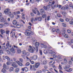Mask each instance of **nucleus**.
Returning a JSON list of instances; mask_svg holds the SVG:
<instances>
[{
    "instance_id": "31",
    "label": "nucleus",
    "mask_w": 73,
    "mask_h": 73,
    "mask_svg": "<svg viewBox=\"0 0 73 73\" xmlns=\"http://www.w3.org/2000/svg\"><path fill=\"white\" fill-rule=\"evenodd\" d=\"M29 65H30V63H29V62H27L25 64V66H29Z\"/></svg>"
},
{
    "instance_id": "48",
    "label": "nucleus",
    "mask_w": 73,
    "mask_h": 73,
    "mask_svg": "<svg viewBox=\"0 0 73 73\" xmlns=\"http://www.w3.org/2000/svg\"><path fill=\"white\" fill-rule=\"evenodd\" d=\"M50 16H48L47 17V20L48 21V20H50Z\"/></svg>"
},
{
    "instance_id": "49",
    "label": "nucleus",
    "mask_w": 73,
    "mask_h": 73,
    "mask_svg": "<svg viewBox=\"0 0 73 73\" xmlns=\"http://www.w3.org/2000/svg\"><path fill=\"white\" fill-rule=\"evenodd\" d=\"M7 66H6V64H5L4 63L3 64V68H6V67Z\"/></svg>"
},
{
    "instance_id": "36",
    "label": "nucleus",
    "mask_w": 73,
    "mask_h": 73,
    "mask_svg": "<svg viewBox=\"0 0 73 73\" xmlns=\"http://www.w3.org/2000/svg\"><path fill=\"white\" fill-rule=\"evenodd\" d=\"M55 31L56 33H58L59 32H60V30L58 29H57L55 30Z\"/></svg>"
},
{
    "instance_id": "4",
    "label": "nucleus",
    "mask_w": 73,
    "mask_h": 73,
    "mask_svg": "<svg viewBox=\"0 0 73 73\" xmlns=\"http://www.w3.org/2000/svg\"><path fill=\"white\" fill-rule=\"evenodd\" d=\"M29 48L31 49H29L28 50L31 53H33L34 51L35 50V48L33 47H32L31 46H29Z\"/></svg>"
},
{
    "instance_id": "50",
    "label": "nucleus",
    "mask_w": 73,
    "mask_h": 73,
    "mask_svg": "<svg viewBox=\"0 0 73 73\" xmlns=\"http://www.w3.org/2000/svg\"><path fill=\"white\" fill-rule=\"evenodd\" d=\"M65 20L66 21L68 22V21H69V19L68 18H66V19H65Z\"/></svg>"
},
{
    "instance_id": "41",
    "label": "nucleus",
    "mask_w": 73,
    "mask_h": 73,
    "mask_svg": "<svg viewBox=\"0 0 73 73\" xmlns=\"http://www.w3.org/2000/svg\"><path fill=\"white\" fill-rule=\"evenodd\" d=\"M65 37V38H68L69 37V36L68 35V34H66L64 36Z\"/></svg>"
},
{
    "instance_id": "40",
    "label": "nucleus",
    "mask_w": 73,
    "mask_h": 73,
    "mask_svg": "<svg viewBox=\"0 0 73 73\" xmlns=\"http://www.w3.org/2000/svg\"><path fill=\"white\" fill-rule=\"evenodd\" d=\"M57 16L58 17H61V15H60V14H57Z\"/></svg>"
},
{
    "instance_id": "23",
    "label": "nucleus",
    "mask_w": 73,
    "mask_h": 73,
    "mask_svg": "<svg viewBox=\"0 0 73 73\" xmlns=\"http://www.w3.org/2000/svg\"><path fill=\"white\" fill-rule=\"evenodd\" d=\"M1 71L3 73H6L7 72V70H5L4 68H3L2 69Z\"/></svg>"
},
{
    "instance_id": "26",
    "label": "nucleus",
    "mask_w": 73,
    "mask_h": 73,
    "mask_svg": "<svg viewBox=\"0 0 73 73\" xmlns=\"http://www.w3.org/2000/svg\"><path fill=\"white\" fill-rule=\"evenodd\" d=\"M13 68L11 67L9 69V72H12V71H13Z\"/></svg>"
},
{
    "instance_id": "62",
    "label": "nucleus",
    "mask_w": 73,
    "mask_h": 73,
    "mask_svg": "<svg viewBox=\"0 0 73 73\" xmlns=\"http://www.w3.org/2000/svg\"><path fill=\"white\" fill-rule=\"evenodd\" d=\"M6 34H8L9 33V30L7 31H6Z\"/></svg>"
},
{
    "instance_id": "47",
    "label": "nucleus",
    "mask_w": 73,
    "mask_h": 73,
    "mask_svg": "<svg viewBox=\"0 0 73 73\" xmlns=\"http://www.w3.org/2000/svg\"><path fill=\"white\" fill-rule=\"evenodd\" d=\"M52 32H55V31H56V29H55L54 28H53L52 29Z\"/></svg>"
},
{
    "instance_id": "34",
    "label": "nucleus",
    "mask_w": 73,
    "mask_h": 73,
    "mask_svg": "<svg viewBox=\"0 0 73 73\" xmlns=\"http://www.w3.org/2000/svg\"><path fill=\"white\" fill-rule=\"evenodd\" d=\"M42 17L43 18H46V14H44L42 16Z\"/></svg>"
},
{
    "instance_id": "58",
    "label": "nucleus",
    "mask_w": 73,
    "mask_h": 73,
    "mask_svg": "<svg viewBox=\"0 0 73 73\" xmlns=\"http://www.w3.org/2000/svg\"><path fill=\"white\" fill-rule=\"evenodd\" d=\"M60 21L61 22H64V19H60Z\"/></svg>"
},
{
    "instance_id": "53",
    "label": "nucleus",
    "mask_w": 73,
    "mask_h": 73,
    "mask_svg": "<svg viewBox=\"0 0 73 73\" xmlns=\"http://www.w3.org/2000/svg\"><path fill=\"white\" fill-rule=\"evenodd\" d=\"M4 24L5 25H7L8 24V23L6 21H5L4 22Z\"/></svg>"
},
{
    "instance_id": "11",
    "label": "nucleus",
    "mask_w": 73,
    "mask_h": 73,
    "mask_svg": "<svg viewBox=\"0 0 73 73\" xmlns=\"http://www.w3.org/2000/svg\"><path fill=\"white\" fill-rule=\"evenodd\" d=\"M15 47L17 48V53H21V50H20L19 48H18L17 47L14 46V48H15Z\"/></svg>"
},
{
    "instance_id": "1",
    "label": "nucleus",
    "mask_w": 73,
    "mask_h": 73,
    "mask_svg": "<svg viewBox=\"0 0 73 73\" xmlns=\"http://www.w3.org/2000/svg\"><path fill=\"white\" fill-rule=\"evenodd\" d=\"M50 1H51L49 3V5H47L46 7H44V8L45 10H47V9H48L50 8V6L52 7V6L54 5V1H53L52 3V2H52V0H50Z\"/></svg>"
},
{
    "instance_id": "37",
    "label": "nucleus",
    "mask_w": 73,
    "mask_h": 73,
    "mask_svg": "<svg viewBox=\"0 0 73 73\" xmlns=\"http://www.w3.org/2000/svg\"><path fill=\"white\" fill-rule=\"evenodd\" d=\"M59 70H61V69H62V67H61V65L60 64H59Z\"/></svg>"
},
{
    "instance_id": "15",
    "label": "nucleus",
    "mask_w": 73,
    "mask_h": 73,
    "mask_svg": "<svg viewBox=\"0 0 73 73\" xmlns=\"http://www.w3.org/2000/svg\"><path fill=\"white\" fill-rule=\"evenodd\" d=\"M13 25H16V24H18V22H17L16 20H14L13 22Z\"/></svg>"
},
{
    "instance_id": "59",
    "label": "nucleus",
    "mask_w": 73,
    "mask_h": 73,
    "mask_svg": "<svg viewBox=\"0 0 73 73\" xmlns=\"http://www.w3.org/2000/svg\"><path fill=\"white\" fill-rule=\"evenodd\" d=\"M67 32L68 33H71V31L70 30H67Z\"/></svg>"
},
{
    "instance_id": "25",
    "label": "nucleus",
    "mask_w": 73,
    "mask_h": 73,
    "mask_svg": "<svg viewBox=\"0 0 73 73\" xmlns=\"http://www.w3.org/2000/svg\"><path fill=\"white\" fill-rule=\"evenodd\" d=\"M4 21V18L3 17H1L0 18V21L1 22H3Z\"/></svg>"
},
{
    "instance_id": "42",
    "label": "nucleus",
    "mask_w": 73,
    "mask_h": 73,
    "mask_svg": "<svg viewBox=\"0 0 73 73\" xmlns=\"http://www.w3.org/2000/svg\"><path fill=\"white\" fill-rule=\"evenodd\" d=\"M40 46L42 47V48H44V44L42 43L40 44Z\"/></svg>"
},
{
    "instance_id": "19",
    "label": "nucleus",
    "mask_w": 73,
    "mask_h": 73,
    "mask_svg": "<svg viewBox=\"0 0 73 73\" xmlns=\"http://www.w3.org/2000/svg\"><path fill=\"white\" fill-rule=\"evenodd\" d=\"M33 59H34V60H36L37 58V56L36 55H35L33 56Z\"/></svg>"
},
{
    "instance_id": "64",
    "label": "nucleus",
    "mask_w": 73,
    "mask_h": 73,
    "mask_svg": "<svg viewBox=\"0 0 73 73\" xmlns=\"http://www.w3.org/2000/svg\"><path fill=\"white\" fill-rule=\"evenodd\" d=\"M69 23L70 24H72V25H73V22L72 21H70Z\"/></svg>"
},
{
    "instance_id": "24",
    "label": "nucleus",
    "mask_w": 73,
    "mask_h": 73,
    "mask_svg": "<svg viewBox=\"0 0 73 73\" xmlns=\"http://www.w3.org/2000/svg\"><path fill=\"white\" fill-rule=\"evenodd\" d=\"M5 59H7L8 61H9V60H10V59L9 58V57L7 56H5Z\"/></svg>"
},
{
    "instance_id": "10",
    "label": "nucleus",
    "mask_w": 73,
    "mask_h": 73,
    "mask_svg": "<svg viewBox=\"0 0 73 73\" xmlns=\"http://www.w3.org/2000/svg\"><path fill=\"white\" fill-rule=\"evenodd\" d=\"M6 46L7 47H10V48H11V45L10 46V44H9V42L8 41H7V43L6 44Z\"/></svg>"
},
{
    "instance_id": "43",
    "label": "nucleus",
    "mask_w": 73,
    "mask_h": 73,
    "mask_svg": "<svg viewBox=\"0 0 73 73\" xmlns=\"http://www.w3.org/2000/svg\"><path fill=\"white\" fill-rule=\"evenodd\" d=\"M19 61L21 62H23V60L21 58H19Z\"/></svg>"
},
{
    "instance_id": "52",
    "label": "nucleus",
    "mask_w": 73,
    "mask_h": 73,
    "mask_svg": "<svg viewBox=\"0 0 73 73\" xmlns=\"http://www.w3.org/2000/svg\"><path fill=\"white\" fill-rule=\"evenodd\" d=\"M67 72H72V69H70L69 70H67Z\"/></svg>"
},
{
    "instance_id": "28",
    "label": "nucleus",
    "mask_w": 73,
    "mask_h": 73,
    "mask_svg": "<svg viewBox=\"0 0 73 73\" xmlns=\"http://www.w3.org/2000/svg\"><path fill=\"white\" fill-rule=\"evenodd\" d=\"M16 27L17 28H21V25H17Z\"/></svg>"
},
{
    "instance_id": "51",
    "label": "nucleus",
    "mask_w": 73,
    "mask_h": 73,
    "mask_svg": "<svg viewBox=\"0 0 73 73\" xmlns=\"http://www.w3.org/2000/svg\"><path fill=\"white\" fill-rule=\"evenodd\" d=\"M2 53H3V50H0V55H1V54H2Z\"/></svg>"
},
{
    "instance_id": "18",
    "label": "nucleus",
    "mask_w": 73,
    "mask_h": 73,
    "mask_svg": "<svg viewBox=\"0 0 73 73\" xmlns=\"http://www.w3.org/2000/svg\"><path fill=\"white\" fill-rule=\"evenodd\" d=\"M40 11L41 13H44L45 14V12L44 11V10L43 9H41L40 10Z\"/></svg>"
},
{
    "instance_id": "63",
    "label": "nucleus",
    "mask_w": 73,
    "mask_h": 73,
    "mask_svg": "<svg viewBox=\"0 0 73 73\" xmlns=\"http://www.w3.org/2000/svg\"><path fill=\"white\" fill-rule=\"evenodd\" d=\"M43 48H44L45 49H46L47 48V46L44 45V46L43 47Z\"/></svg>"
},
{
    "instance_id": "2",
    "label": "nucleus",
    "mask_w": 73,
    "mask_h": 73,
    "mask_svg": "<svg viewBox=\"0 0 73 73\" xmlns=\"http://www.w3.org/2000/svg\"><path fill=\"white\" fill-rule=\"evenodd\" d=\"M31 32V31L27 30L26 31L25 33V34L26 36H28V38H31L32 36L30 35H33V33Z\"/></svg>"
},
{
    "instance_id": "30",
    "label": "nucleus",
    "mask_w": 73,
    "mask_h": 73,
    "mask_svg": "<svg viewBox=\"0 0 73 73\" xmlns=\"http://www.w3.org/2000/svg\"><path fill=\"white\" fill-rule=\"evenodd\" d=\"M38 21H41L42 20V17H39L38 18Z\"/></svg>"
},
{
    "instance_id": "60",
    "label": "nucleus",
    "mask_w": 73,
    "mask_h": 73,
    "mask_svg": "<svg viewBox=\"0 0 73 73\" xmlns=\"http://www.w3.org/2000/svg\"><path fill=\"white\" fill-rule=\"evenodd\" d=\"M53 58H57V56L56 55H53Z\"/></svg>"
},
{
    "instance_id": "5",
    "label": "nucleus",
    "mask_w": 73,
    "mask_h": 73,
    "mask_svg": "<svg viewBox=\"0 0 73 73\" xmlns=\"http://www.w3.org/2000/svg\"><path fill=\"white\" fill-rule=\"evenodd\" d=\"M55 63V61L54 60H52L49 62V64H51L50 65H52V66L54 69H56V66L53 65Z\"/></svg>"
},
{
    "instance_id": "7",
    "label": "nucleus",
    "mask_w": 73,
    "mask_h": 73,
    "mask_svg": "<svg viewBox=\"0 0 73 73\" xmlns=\"http://www.w3.org/2000/svg\"><path fill=\"white\" fill-rule=\"evenodd\" d=\"M63 7H62L61 9L64 11H65L66 9H68V8H69V6L67 5H65L63 6Z\"/></svg>"
},
{
    "instance_id": "27",
    "label": "nucleus",
    "mask_w": 73,
    "mask_h": 73,
    "mask_svg": "<svg viewBox=\"0 0 73 73\" xmlns=\"http://www.w3.org/2000/svg\"><path fill=\"white\" fill-rule=\"evenodd\" d=\"M47 64V61L46 60H44L43 61V64L44 65H46Z\"/></svg>"
},
{
    "instance_id": "38",
    "label": "nucleus",
    "mask_w": 73,
    "mask_h": 73,
    "mask_svg": "<svg viewBox=\"0 0 73 73\" xmlns=\"http://www.w3.org/2000/svg\"><path fill=\"white\" fill-rule=\"evenodd\" d=\"M30 61L32 64H35V62L34 61H32L31 60H30Z\"/></svg>"
},
{
    "instance_id": "33",
    "label": "nucleus",
    "mask_w": 73,
    "mask_h": 73,
    "mask_svg": "<svg viewBox=\"0 0 73 73\" xmlns=\"http://www.w3.org/2000/svg\"><path fill=\"white\" fill-rule=\"evenodd\" d=\"M19 71V68H18L16 69V70L15 72H16V73H18Z\"/></svg>"
},
{
    "instance_id": "61",
    "label": "nucleus",
    "mask_w": 73,
    "mask_h": 73,
    "mask_svg": "<svg viewBox=\"0 0 73 73\" xmlns=\"http://www.w3.org/2000/svg\"><path fill=\"white\" fill-rule=\"evenodd\" d=\"M7 65H11V64L10 63V62H7Z\"/></svg>"
},
{
    "instance_id": "29",
    "label": "nucleus",
    "mask_w": 73,
    "mask_h": 73,
    "mask_svg": "<svg viewBox=\"0 0 73 73\" xmlns=\"http://www.w3.org/2000/svg\"><path fill=\"white\" fill-rule=\"evenodd\" d=\"M37 40H35L33 41V44L34 45V44H36V43H37Z\"/></svg>"
},
{
    "instance_id": "17",
    "label": "nucleus",
    "mask_w": 73,
    "mask_h": 73,
    "mask_svg": "<svg viewBox=\"0 0 73 73\" xmlns=\"http://www.w3.org/2000/svg\"><path fill=\"white\" fill-rule=\"evenodd\" d=\"M69 68H70V66L69 65H68L67 66H66L64 67V69L66 70H68Z\"/></svg>"
},
{
    "instance_id": "21",
    "label": "nucleus",
    "mask_w": 73,
    "mask_h": 73,
    "mask_svg": "<svg viewBox=\"0 0 73 73\" xmlns=\"http://www.w3.org/2000/svg\"><path fill=\"white\" fill-rule=\"evenodd\" d=\"M48 53H50V54H52V53H53L54 54H55V52H52V51L51 50H49L48 51Z\"/></svg>"
},
{
    "instance_id": "20",
    "label": "nucleus",
    "mask_w": 73,
    "mask_h": 73,
    "mask_svg": "<svg viewBox=\"0 0 73 73\" xmlns=\"http://www.w3.org/2000/svg\"><path fill=\"white\" fill-rule=\"evenodd\" d=\"M7 48H5V46H3L2 47V50H3V51H4L5 50H7Z\"/></svg>"
},
{
    "instance_id": "57",
    "label": "nucleus",
    "mask_w": 73,
    "mask_h": 73,
    "mask_svg": "<svg viewBox=\"0 0 73 73\" xmlns=\"http://www.w3.org/2000/svg\"><path fill=\"white\" fill-rule=\"evenodd\" d=\"M3 24H0V28H2V27H3Z\"/></svg>"
},
{
    "instance_id": "9",
    "label": "nucleus",
    "mask_w": 73,
    "mask_h": 73,
    "mask_svg": "<svg viewBox=\"0 0 73 73\" xmlns=\"http://www.w3.org/2000/svg\"><path fill=\"white\" fill-rule=\"evenodd\" d=\"M10 50L12 53H15V52H16L15 49L13 48H10Z\"/></svg>"
},
{
    "instance_id": "56",
    "label": "nucleus",
    "mask_w": 73,
    "mask_h": 73,
    "mask_svg": "<svg viewBox=\"0 0 73 73\" xmlns=\"http://www.w3.org/2000/svg\"><path fill=\"white\" fill-rule=\"evenodd\" d=\"M33 21H35V20H34V18H31V21L32 23Z\"/></svg>"
},
{
    "instance_id": "54",
    "label": "nucleus",
    "mask_w": 73,
    "mask_h": 73,
    "mask_svg": "<svg viewBox=\"0 0 73 73\" xmlns=\"http://www.w3.org/2000/svg\"><path fill=\"white\" fill-rule=\"evenodd\" d=\"M33 66H33L32 65H30V69H32V68H33Z\"/></svg>"
},
{
    "instance_id": "44",
    "label": "nucleus",
    "mask_w": 73,
    "mask_h": 73,
    "mask_svg": "<svg viewBox=\"0 0 73 73\" xmlns=\"http://www.w3.org/2000/svg\"><path fill=\"white\" fill-rule=\"evenodd\" d=\"M39 53L40 54V55H42V51L41 50H39Z\"/></svg>"
},
{
    "instance_id": "6",
    "label": "nucleus",
    "mask_w": 73,
    "mask_h": 73,
    "mask_svg": "<svg viewBox=\"0 0 73 73\" xmlns=\"http://www.w3.org/2000/svg\"><path fill=\"white\" fill-rule=\"evenodd\" d=\"M35 50H36V52H38V47L39 46V43L38 42H36L35 44Z\"/></svg>"
},
{
    "instance_id": "16",
    "label": "nucleus",
    "mask_w": 73,
    "mask_h": 73,
    "mask_svg": "<svg viewBox=\"0 0 73 73\" xmlns=\"http://www.w3.org/2000/svg\"><path fill=\"white\" fill-rule=\"evenodd\" d=\"M40 66V63L38 62L35 64V66L36 68H37L38 66Z\"/></svg>"
},
{
    "instance_id": "13",
    "label": "nucleus",
    "mask_w": 73,
    "mask_h": 73,
    "mask_svg": "<svg viewBox=\"0 0 73 73\" xmlns=\"http://www.w3.org/2000/svg\"><path fill=\"white\" fill-rule=\"evenodd\" d=\"M12 66L14 67V68H17L18 66L16 64V63L15 62H13V63L12 64Z\"/></svg>"
},
{
    "instance_id": "14",
    "label": "nucleus",
    "mask_w": 73,
    "mask_h": 73,
    "mask_svg": "<svg viewBox=\"0 0 73 73\" xmlns=\"http://www.w3.org/2000/svg\"><path fill=\"white\" fill-rule=\"evenodd\" d=\"M10 35H11L12 37H15V33L11 32L10 33Z\"/></svg>"
},
{
    "instance_id": "12",
    "label": "nucleus",
    "mask_w": 73,
    "mask_h": 73,
    "mask_svg": "<svg viewBox=\"0 0 73 73\" xmlns=\"http://www.w3.org/2000/svg\"><path fill=\"white\" fill-rule=\"evenodd\" d=\"M16 62L18 64V65L19 66H23V64L20 62L19 61H16Z\"/></svg>"
},
{
    "instance_id": "32",
    "label": "nucleus",
    "mask_w": 73,
    "mask_h": 73,
    "mask_svg": "<svg viewBox=\"0 0 73 73\" xmlns=\"http://www.w3.org/2000/svg\"><path fill=\"white\" fill-rule=\"evenodd\" d=\"M5 1H8V3H10L11 2H12V3L13 2V0H5Z\"/></svg>"
},
{
    "instance_id": "22",
    "label": "nucleus",
    "mask_w": 73,
    "mask_h": 73,
    "mask_svg": "<svg viewBox=\"0 0 73 73\" xmlns=\"http://www.w3.org/2000/svg\"><path fill=\"white\" fill-rule=\"evenodd\" d=\"M1 34H2V35H3V33H5V31L4 30L1 29Z\"/></svg>"
},
{
    "instance_id": "46",
    "label": "nucleus",
    "mask_w": 73,
    "mask_h": 73,
    "mask_svg": "<svg viewBox=\"0 0 73 73\" xmlns=\"http://www.w3.org/2000/svg\"><path fill=\"white\" fill-rule=\"evenodd\" d=\"M10 15H11V16H10L12 18H13V17H14V16L13 15L11 14H11H10Z\"/></svg>"
},
{
    "instance_id": "8",
    "label": "nucleus",
    "mask_w": 73,
    "mask_h": 73,
    "mask_svg": "<svg viewBox=\"0 0 73 73\" xmlns=\"http://www.w3.org/2000/svg\"><path fill=\"white\" fill-rule=\"evenodd\" d=\"M22 53H23V54H25V55H27V56H28V55H29V52H26V51L25 50L23 51L22 52Z\"/></svg>"
},
{
    "instance_id": "55",
    "label": "nucleus",
    "mask_w": 73,
    "mask_h": 73,
    "mask_svg": "<svg viewBox=\"0 0 73 73\" xmlns=\"http://www.w3.org/2000/svg\"><path fill=\"white\" fill-rule=\"evenodd\" d=\"M41 71L40 70V71H38L36 72V73H41Z\"/></svg>"
},
{
    "instance_id": "39",
    "label": "nucleus",
    "mask_w": 73,
    "mask_h": 73,
    "mask_svg": "<svg viewBox=\"0 0 73 73\" xmlns=\"http://www.w3.org/2000/svg\"><path fill=\"white\" fill-rule=\"evenodd\" d=\"M25 70L26 72H27L28 70V68H27V67H24Z\"/></svg>"
},
{
    "instance_id": "45",
    "label": "nucleus",
    "mask_w": 73,
    "mask_h": 73,
    "mask_svg": "<svg viewBox=\"0 0 73 73\" xmlns=\"http://www.w3.org/2000/svg\"><path fill=\"white\" fill-rule=\"evenodd\" d=\"M43 52L44 53V54H46L48 53L47 51L45 50H44Z\"/></svg>"
},
{
    "instance_id": "3",
    "label": "nucleus",
    "mask_w": 73,
    "mask_h": 73,
    "mask_svg": "<svg viewBox=\"0 0 73 73\" xmlns=\"http://www.w3.org/2000/svg\"><path fill=\"white\" fill-rule=\"evenodd\" d=\"M4 12L6 14V15H11V12L9 11V9L8 8L5 9L4 11Z\"/></svg>"
},
{
    "instance_id": "35",
    "label": "nucleus",
    "mask_w": 73,
    "mask_h": 73,
    "mask_svg": "<svg viewBox=\"0 0 73 73\" xmlns=\"http://www.w3.org/2000/svg\"><path fill=\"white\" fill-rule=\"evenodd\" d=\"M62 26L63 27H66V24L64 23H62Z\"/></svg>"
}]
</instances>
